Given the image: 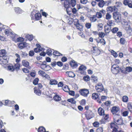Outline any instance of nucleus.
<instances>
[{
  "label": "nucleus",
  "instance_id": "obj_33",
  "mask_svg": "<svg viewBox=\"0 0 132 132\" xmlns=\"http://www.w3.org/2000/svg\"><path fill=\"white\" fill-rule=\"evenodd\" d=\"M52 50L50 48H48L47 50L46 53L49 56L51 55Z\"/></svg>",
  "mask_w": 132,
  "mask_h": 132
},
{
  "label": "nucleus",
  "instance_id": "obj_45",
  "mask_svg": "<svg viewBox=\"0 0 132 132\" xmlns=\"http://www.w3.org/2000/svg\"><path fill=\"white\" fill-rule=\"evenodd\" d=\"M85 26L87 29H89L91 27V24L89 23H86L85 24Z\"/></svg>",
  "mask_w": 132,
  "mask_h": 132
},
{
  "label": "nucleus",
  "instance_id": "obj_12",
  "mask_svg": "<svg viewBox=\"0 0 132 132\" xmlns=\"http://www.w3.org/2000/svg\"><path fill=\"white\" fill-rule=\"evenodd\" d=\"M66 74L69 77L73 78L75 76V74L72 72H66Z\"/></svg>",
  "mask_w": 132,
  "mask_h": 132
},
{
  "label": "nucleus",
  "instance_id": "obj_11",
  "mask_svg": "<svg viewBox=\"0 0 132 132\" xmlns=\"http://www.w3.org/2000/svg\"><path fill=\"white\" fill-rule=\"evenodd\" d=\"M121 21L120 14H117L116 12V22L120 23Z\"/></svg>",
  "mask_w": 132,
  "mask_h": 132
},
{
  "label": "nucleus",
  "instance_id": "obj_22",
  "mask_svg": "<svg viewBox=\"0 0 132 132\" xmlns=\"http://www.w3.org/2000/svg\"><path fill=\"white\" fill-rule=\"evenodd\" d=\"M57 81L55 79H51L50 81V84L51 85H55L57 84Z\"/></svg>",
  "mask_w": 132,
  "mask_h": 132
},
{
  "label": "nucleus",
  "instance_id": "obj_63",
  "mask_svg": "<svg viewBox=\"0 0 132 132\" xmlns=\"http://www.w3.org/2000/svg\"><path fill=\"white\" fill-rule=\"evenodd\" d=\"M103 128L102 127L98 128L96 130V132H103Z\"/></svg>",
  "mask_w": 132,
  "mask_h": 132
},
{
  "label": "nucleus",
  "instance_id": "obj_30",
  "mask_svg": "<svg viewBox=\"0 0 132 132\" xmlns=\"http://www.w3.org/2000/svg\"><path fill=\"white\" fill-rule=\"evenodd\" d=\"M44 49L42 48L41 49L40 48H36L34 49V51L35 52L37 53L38 52H40L41 51H44Z\"/></svg>",
  "mask_w": 132,
  "mask_h": 132
},
{
  "label": "nucleus",
  "instance_id": "obj_34",
  "mask_svg": "<svg viewBox=\"0 0 132 132\" xmlns=\"http://www.w3.org/2000/svg\"><path fill=\"white\" fill-rule=\"evenodd\" d=\"M120 71L122 72V71L121 68L118 65H116V72H117V73H118Z\"/></svg>",
  "mask_w": 132,
  "mask_h": 132
},
{
  "label": "nucleus",
  "instance_id": "obj_41",
  "mask_svg": "<svg viewBox=\"0 0 132 132\" xmlns=\"http://www.w3.org/2000/svg\"><path fill=\"white\" fill-rule=\"evenodd\" d=\"M67 101L73 104H75L76 103L75 100L72 98L68 99L67 100Z\"/></svg>",
  "mask_w": 132,
  "mask_h": 132
},
{
  "label": "nucleus",
  "instance_id": "obj_1",
  "mask_svg": "<svg viewBox=\"0 0 132 132\" xmlns=\"http://www.w3.org/2000/svg\"><path fill=\"white\" fill-rule=\"evenodd\" d=\"M3 31H4L5 35L8 36L10 35H12L13 33L11 30L8 27L5 25L3 26Z\"/></svg>",
  "mask_w": 132,
  "mask_h": 132
},
{
  "label": "nucleus",
  "instance_id": "obj_24",
  "mask_svg": "<svg viewBox=\"0 0 132 132\" xmlns=\"http://www.w3.org/2000/svg\"><path fill=\"white\" fill-rule=\"evenodd\" d=\"M90 20L92 22H95L97 20L96 16L93 15L90 17Z\"/></svg>",
  "mask_w": 132,
  "mask_h": 132
},
{
  "label": "nucleus",
  "instance_id": "obj_17",
  "mask_svg": "<svg viewBox=\"0 0 132 132\" xmlns=\"http://www.w3.org/2000/svg\"><path fill=\"white\" fill-rule=\"evenodd\" d=\"M99 114L100 115H103L104 114V111L102 108H99L98 110Z\"/></svg>",
  "mask_w": 132,
  "mask_h": 132
},
{
  "label": "nucleus",
  "instance_id": "obj_42",
  "mask_svg": "<svg viewBox=\"0 0 132 132\" xmlns=\"http://www.w3.org/2000/svg\"><path fill=\"white\" fill-rule=\"evenodd\" d=\"M105 33L102 32H99L98 34V36L99 37L102 38H103L105 36Z\"/></svg>",
  "mask_w": 132,
  "mask_h": 132
},
{
  "label": "nucleus",
  "instance_id": "obj_18",
  "mask_svg": "<svg viewBox=\"0 0 132 132\" xmlns=\"http://www.w3.org/2000/svg\"><path fill=\"white\" fill-rule=\"evenodd\" d=\"M70 7L72 6L74 7L76 4V1L75 0H71L70 1Z\"/></svg>",
  "mask_w": 132,
  "mask_h": 132
},
{
  "label": "nucleus",
  "instance_id": "obj_31",
  "mask_svg": "<svg viewBox=\"0 0 132 132\" xmlns=\"http://www.w3.org/2000/svg\"><path fill=\"white\" fill-rule=\"evenodd\" d=\"M86 69V67L83 65H81L79 68L80 71H84Z\"/></svg>",
  "mask_w": 132,
  "mask_h": 132
},
{
  "label": "nucleus",
  "instance_id": "obj_48",
  "mask_svg": "<svg viewBox=\"0 0 132 132\" xmlns=\"http://www.w3.org/2000/svg\"><path fill=\"white\" fill-rule=\"evenodd\" d=\"M53 53L54 55H56V56H60V54H61V55H62L61 54H60L58 51H54L53 52Z\"/></svg>",
  "mask_w": 132,
  "mask_h": 132
},
{
  "label": "nucleus",
  "instance_id": "obj_59",
  "mask_svg": "<svg viewBox=\"0 0 132 132\" xmlns=\"http://www.w3.org/2000/svg\"><path fill=\"white\" fill-rule=\"evenodd\" d=\"M78 34L79 35V36H80L82 38H85V36L84 34H83V33L82 32H78Z\"/></svg>",
  "mask_w": 132,
  "mask_h": 132
},
{
  "label": "nucleus",
  "instance_id": "obj_26",
  "mask_svg": "<svg viewBox=\"0 0 132 132\" xmlns=\"http://www.w3.org/2000/svg\"><path fill=\"white\" fill-rule=\"evenodd\" d=\"M62 88L63 91H68V90L70 91L68 87L65 85H63L62 87Z\"/></svg>",
  "mask_w": 132,
  "mask_h": 132
},
{
  "label": "nucleus",
  "instance_id": "obj_9",
  "mask_svg": "<svg viewBox=\"0 0 132 132\" xmlns=\"http://www.w3.org/2000/svg\"><path fill=\"white\" fill-rule=\"evenodd\" d=\"M38 73L42 76L45 77L47 78L49 77V76L46 74L43 71L40 70L38 72Z\"/></svg>",
  "mask_w": 132,
  "mask_h": 132
},
{
  "label": "nucleus",
  "instance_id": "obj_36",
  "mask_svg": "<svg viewBox=\"0 0 132 132\" xmlns=\"http://www.w3.org/2000/svg\"><path fill=\"white\" fill-rule=\"evenodd\" d=\"M96 17L99 18H101L102 17V14L101 12H97L96 13V15H95Z\"/></svg>",
  "mask_w": 132,
  "mask_h": 132
},
{
  "label": "nucleus",
  "instance_id": "obj_49",
  "mask_svg": "<svg viewBox=\"0 0 132 132\" xmlns=\"http://www.w3.org/2000/svg\"><path fill=\"white\" fill-rule=\"evenodd\" d=\"M120 42L121 44H125V40L124 38H121L120 39Z\"/></svg>",
  "mask_w": 132,
  "mask_h": 132
},
{
  "label": "nucleus",
  "instance_id": "obj_62",
  "mask_svg": "<svg viewBox=\"0 0 132 132\" xmlns=\"http://www.w3.org/2000/svg\"><path fill=\"white\" fill-rule=\"evenodd\" d=\"M87 2V0H80V3L83 4H86Z\"/></svg>",
  "mask_w": 132,
  "mask_h": 132
},
{
  "label": "nucleus",
  "instance_id": "obj_38",
  "mask_svg": "<svg viewBox=\"0 0 132 132\" xmlns=\"http://www.w3.org/2000/svg\"><path fill=\"white\" fill-rule=\"evenodd\" d=\"M108 26L110 27L111 26H113L114 25V22L113 21L111 20L109 21L107 23Z\"/></svg>",
  "mask_w": 132,
  "mask_h": 132
},
{
  "label": "nucleus",
  "instance_id": "obj_40",
  "mask_svg": "<svg viewBox=\"0 0 132 132\" xmlns=\"http://www.w3.org/2000/svg\"><path fill=\"white\" fill-rule=\"evenodd\" d=\"M108 11L112 12L113 11V10H115V6L114 7L110 6L108 7Z\"/></svg>",
  "mask_w": 132,
  "mask_h": 132
},
{
  "label": "nucleus",
  "instance_id": "obj_5",
  "mask_svg": "<svg viewBox=\"0 0 132 132\" xmlns=\"http://www.w3.org/2000/svg\"><path fill=\"white\" fill-rule=\"evenodd\" d=\"M85 115L87 119L88 120L90 119L93 116L92 112L89 111H88L86 112Z\"/></svg>",
  "mask_w": 132,
  "mask_h": 132
},
{
  "label": "nucleus",
  "instance_id": "obj_27",
  "mask_svg": "<svg viewBox=\"0 0 132 132\" xmlns=\"http://www.w3.org/2000/svg\"><path fill=\"white\" fill-rule=\"evenodd\" d=\"M127 108L129 111L131 112L132 111V103H129L128 104Z\"/></svg>",
  "mask_w": 132,
  "mask_h": 132
},
{
  "label": "nucleus",
  "instance_id": "obj_58",
  "mask_svg": "<svg viewBox=\"0 0 132 132\" xmlns=\"http://www.w3.org/2000/svg\"><path fill=\"white\" fill-rule=\"evenodd\" d=\"M130 2L129 0H125L123 2V3L125 5H128Z\"/></svg>",
  "mask_w": 132,
  "mask_h": 132
},
{
  "label": "nucleus",
  "instance_id": "obj_25",
  "mask_svg": "<svg viewBox=\"0 0 132 132\" xmlns=\"http://www.w3.org/2000/svg\"><path fill=\"white\" fill-rule=\"evenodd\" d=\"M38 132H48V131H46L45 129L42 127H40L38 129Z\"/></svg>",
  "mask_w": 132,
  "mask_h": 132
},
{
  "label": "nucleus",
  "instance_id": "obj_51",
  "mask_svg": "<svg viewBox=\"0 0 132 132\" xmlns=\"http://www.w3.org/2000/svg\"><path fill=\"white\" fill-rule=\"evenodd\" d=\"M103 26V25L102 23H99L98 25V27L100 30H101Z\"/></svg>",
  "mask_w": 132,
  "mask_h": 132
},
{
  "label": "nucleus",
  "instance_id": "obj_61",
  "mask_svg": "<svg viewBox=\"0 0 132 132\" xmlns=\"http://www.w3.org/2000/svg\"><path fill=\"white\" fill-rule=\"evenodd\" d=\"M20 66V64L18 63H17L15 64L14 67L15 69H19V68Z\"/></svg>",
  "mask_w": 132,
  "mask_h": 132
},
{
  "label": "nucleus",
  "instance_id": "obj_10",
  "mask_svg": "<svg viewBox=\"0 0 132 132\" xmlns=\"http://www.w3.org/2000/svg\"><path fill=\"white\" fill-rule=\"evenodd\" d=\"M96 40L97 42L98 43H100L102 45H105V42L103 39H100L98 38L97 39H96Z\"/></svg>",
  "mask_w": 132,
  "mask_h": 132
},
{
  "label": "nucleus",
  "instance_id": "obj_53",
  "mask_svg": "<svg viewBox=\"0 0 132 132\" xmlns=\"http://www.w3.org/2000/svg\"><path fill=\"white\" fill-rule=\"evenodd\" d=\"M39 79L38 78L35 79L33 81V83L35 85H36L38 83Z\"/></svg>",
  "mask_w": 132,
  "mask_h": 132
},
{
  "label": "nucleus",
  "instance_id": "obj_21",
  "mask_svg": "<svg viewBox=\"0 0 132 132\" xmlns=\"http://www.w3.org/2000/svg\"><path fill=\"white\" fill-rule=\"evenodd\" d=\"M105 2H104L103 0H101L98 3V5L100 7H102L105 4Z\"/></svg>",
  "mask_w": 132,
  "mask_h": 132
},
{
  "label": "nucleus",
  "instance_id": "obj_29",
  "mask_svg": "<svg viewBox=\"0 0 132 132\" xmlns=\"http://www.w3.org/2000/svg\"><path fill=\"white\" fill-rule=\"evenodd\" d=\"M14 10L16 13L17 14L21 13V9L19 7H15L14 9Z\"/></svg>",
  "mask_w": 132,
  "mask_h": 132
},
{
  "label": "nucleus",
  "instance_id": "obj_57",
  "mask_svg": "<svg viewBox=\"0 0 132 132\" xmlns=\"http://www.w3.org/2000/svg\"><path fill=\"white\" fill-rule=\"evenodd\" d=\"M109 51L111 53V54L113 55L114 57H116V52L112 50H110Z\"/></svg>",
  "mask_w": 132,
  "mask_h": 132
},
{
  "label": "nucleus",
  "instance_id": "obj_13",
  "mask_svg": "<svg viewBox=\"0 0 132 132\" xmlns=\"http://www.w3.org/2000/svg\"><path fill=\"white\" fill-rule=\"evenodd\" d=\"M25 37L30 41L32 40L34 38L33 36L32 35H30L28 34H26Z\"/></svg>",
  "mask_w": 132,
  "mask_h": 132
},
{
  "label": "nucleus",
  "instance_id": "obj_2",
  "mask_svg": "<svg viewBox=\"0 0 132 132\" xmlns=\"http://www.w3.org/2000/svg\"><path fill=\"white\" fill-rule=\"evenodd\" d=\"M34 11H32L31 13L30 16L32 20L34 19V15L35 16V20H39L41 17V15L40 13H38L35 14Z\"/></svg>",
  "mask_w": 132,
  "mask_h": 132
},
{
  "label": "nucleus",
  "instance_id": "obj_37",
  "mask_svg": "<svg viewBox=\"0 0 132 132\" xmlns=\"http://www.w3.org/2000/svg\"><path fill=\"white\" fill-rule=\"evenodd\" d=\"M111 71L113 73H115L116 72V65L115 64H114L112 66Z\"/></svg>",
  "mask_w": 132,
  "mask_h": 132
},
{
  "label": "nucleus",
  "instance_id": "obj_28",
  "mask_svg": "<svg viewBox=\"0 0 132 132\" xmlns=\"http://www.w3.org/2000/svg\"><path fill=\"white\" fill-rule=\"evenodd\" d=\"M89 91H80L81 94L84 96H86L89 93Z\"/></svg>",
  "mask_w": 132,
  "mask_h": 132
},
{
  "label": "nucleus",
  "instance_id": "obj_3",
  "mask_svg": "<svg viewBox=\"0 0 132 132\" xmlns=\"http://www.w3.org/2000/svg\"><path fill=\"white\" fill-rule=\"evenodd\" d=\"M76 22L74 23L75 25L76 26L77 29L80 31L83 30V26L80 23L78 22V20L77 19L76 20Z\"/></svg>",
  "mask_w": 132,
  "mask_h": 132
},
{
  "label": "nucleus",
  "instance_id": "obj_23",
  "mask_svg": "<svg viewBox=\"0 0 132 132\" xmlns=\"http://www.w3.org/2000/svg\"><path fill=\"white\" fill-rule=\"evenodd\" d=\"M92 80L93 82L96 83L97 82V77L92 75L91 77Z\"/></svg>",
  "mask_w": 132,
  "mask_h": 132
},
{
  "label": "nucleus",
  "instance_id": "obj_46",
  "mask_svg": "<svg viewBox=\"0 0 132 132\" xmlns=\"http://www.w3.org/2000/svg\"><path fill=\"white\" fill-rule=\"evenodd\" d=\"M111 111L112 113L113 114H116V106H114L113 107L111 110Z\"/></svg>",
  "mask_w": 132,
  "mask_h": 132
},
{
  "label": "nucleus",
  "instance_id": "obj_4",
  "mask_svg": "<svg viewBox=\"0 0 132 132\" xmlns=\"http://www.w3.org/2000/svg\"><path fill=\"white\" fill-rule=\"evenodd\" d=\"M6 51L4 50H1L0 52V57H4V59L2 60V61L3 62V61H7L6 59V58L5 56V55L6 54Z\"/></svg>",
  "mask_w": 132,
  "mask_h": 132
},
{
  "label": "nucleus",
  "instance_id": "obj_6",
  "mask_svg": "<svg viewBox=\"0 0 132 132\" xmlns=\"http://www.w3.org/2000/svg\"><path fill=\"white\" fill-rule=\"evenodd\" d=\"M93 55L95 56L97 55H99L100 53V51L96 47H94L93 48V50L92 52Z\"/></svg>",
  "mask_w": 132,
  "mask_h": 132
},
{
  "label": "nucleus",
  "instance_id": "obj_47",
  "mask_svg": "<svg viewBox=\"0 0 132 132\" xmlns=\"http://www.w3.org/2000/svg\"><path fill=\"white\" fill-rule=\"evenodd\" d=\"M126 70L128 72H131L132 71V68L130 67H127L126 68Z\"/></svg>",
  "mask_w": 132,
  "mask_h": 132
},
{
  "label": "nucleus",
  "instance_id": "obj_39",
  "mask_svg": "<svg viewBox=\"0 0 132 132\" xmlns=\"http://www.w3.org/2000/svg\"><path fill=\"white\" fill-rule=\"evenodd\" d=\"M122 101L125 102H127L128 101V97L126 96H124L123 97Z\"/></svg>",
  "mask_w": 132,
  "mask_h": 132
},
{
  "label": "nucleus",
  "instance_id": "obj_54",
  "mask_svg": "<svg viewBox=\"0 0 132 132\" xmlns=\"http://www.w3.org/2000/svg\"><path fill=\"white\" fill-rule=\"evenodd\" d=\"M110 127L111 128L116 129V125L114 123H111L110 124Z\"/></svg>",
  "mask_w": 132,
  "mask_h": 132
},
{
  "label": "nucleus",
  "instance_id": "obj_52",
  "mask_svg": "<svg viewBox=\"0 0 132 132\" xmlns=\"http://www.w3.org/2000/svg\"><path fill=\"white\" fill-rule=\"evenodd\" d=\"M111 16L109 13H107L106 15V19L108 20L111 18Z\"/></svg>",
  "mask_w": 132,
  "mask_h": 132
},
{
  "label": "nucleus",
  "instance_id": "obj_55",
  "mask_svg": "<svg viewBox=\"0 0 132 132\" xmlns=\"http://www.w3.org/2000/svg\"><path fill=\"white\" fill-rule=\"evenodd\" d=\"M99 123L97 122H94L93 123V126L94 127H98L99 126Z\"/></svg>",
  "mask_w": 132,
  "mask_h": 132
},
{
  "label": "nucleus",
  "instance_id": "obj_8",
  "mask_svg": "<svg viewBox=\"0 0 132 132\" xmlns=\"http://www.w3.org/2000/svg\"><path fill=\"white\" fill-rule=\"evenodd\" d=\"M64 7L67 8V11L70 8V1L68 0H66L64 1Z\"/></svg>",
  "mask_w": 132,
  "mask_h": 132
},
{
  "label": "nucleus",
  "instance_id": "obj_14",
  "mask_svg": "<svg viewBox=\"0 0 132 132\" xmlns=\"http://www.w3.org/2000/svg\"><path fill=\"white\" fill-rule=\"evenodd\" d=\"M14 101H8V100H5V105H7L9 106H12L13 105H10V104L11 103L13 104L14 103Z\"/></svg>",
  "mask_w": 132,
  "mask_h": 132
},
{
  "label": "nucleus",
  "instance_id": "obj_56",
  "mask_svg": "<svg viewBox=\"0 0 132 132\" xmlns=\"http://www.w3.org/2000/svg\"><path fill=\"white\" fill-rule=\"evenodd\" d=\"M129 112L127 111H124L122 113V115L123 116L126 117L128 116Z\"/></svg>",
  "mask_w": 132,
  "mask_h": 132
},
{
  "label": "nucleus",
  "instance_id": "obj_64",
  "mask_svg": "<svg viewBox=\"0 0 132 132\" xmlns=\"http://www.w3.org/2000/svg\"><path fill=\"white\" fill-rule=\"evenodd\" d=\"M63 85L62 82H60L58 84V87H61L62 88Z\"/></svg>",
  "mask_w": 132,
  "mask_h": 132
},
{
  "label": "nucleus",
  "instance_id": "obj_32",
  "mask_svg": "<svg viewBox=\"0 0 132 132\" xmlns=\"http://www.w3.org/2000/svg\"><path fill=\"white\" fill-rule=\"evenodd\" d=\"M99 97L98 94L96 93H94L92 94V97L94 99H96Z\"/></svg>",
  "mask_w": 132,
  "mask_h": 132
},
{
  "label": "nucleus",
  "instance_id": "obj_15",
  "mask_svg": "<svg viewBox=\"0 0 132 132\" xmlns=\"http://www.w3.org/2000/svg\"><path fill=\"white\" fill-rule=\"evenodd\" d=\"M105 31L106 33H109L110 31L111 27L110 26L107 25L104 26Z\"/></svg>",
  "mask_w": 132,
  "mask_h": 132
},
{
  "label": "nucleus",
  "instance_id": "obj_43",
  "mask_svg": "<svg viewBox=\"0 0 132 132\" xmlns=\"http://www.w3.org/2000/svg\"><path fill=\"white\" fill-rule=\"evenodd\" d=\"M83 79L85 81H89L90 79V78L88 76H84L83 78Z\"/></svg>",
  "mask_w": 132,
  "mask_h": 132
},
{
  "label": "nucleus",
  "instance_id": "obj_50",
  "mask_svg": "<svg viewBox=\"0 0 132 132\" xmlns=\"http://www.w3.org/2000/svg\"><path fill=\"white\" fill-rule=\"evenodd\" d=\"M16 35L15 34H14L13 33L12 35H10V36L12 38L13 40H15L16 38Z\"/></svg>",
  "mask_w": 132,
  "mask_h": 132
},
{
  "label": "nucleus",
  "instance_id": "obj_19",
  "mask_svg": "<svg viewBox=\"0 0 132 132\" xmlns=\"http://www.w3.org/2000/svg\"><path fill=\"white\" fill-rule=\"evenodd\" d=\"M22 64L23 66L25 67H27L29 65V63L27 61L25 60H23L22 62Z\"/></svg>",
  "mask_w": 132,
  "mask_h": 132
},
{
  "label": "nucleus",
  "instance_id": "obj_16",
  "mask_svg": "<svg viewBox=\"0 0 132 132\" xmlns=\"http://www.w3.org/2000/svg\"><path fill=\"white\" fill-rule=\"evenodd\" d=\"M18 46L19 47L20 49H22L25 47V43L24 42H21L18 44Z\"/></svg>",
  "mask_w": 132,
  "mask_h": 132
},
{
  "label": "nucleus",
  "instance_id": "obj_20",
  "mask_svg": "<svg viewBox=\"0 0 132 132\" xmlns=\"http://www.w3.org/2000/svg\"><path fill=\"white\" fill-rule=\"evenodd\" d=\"M53 99L55 101H58L61 100V98L59 95H55L53 97Z\"/></svg>",
  "mask_w": 132,
  "mask_h": 132
},
{
  "label": "nucleus",
  "instance_id": "obj_44",
  "mask_svg": "<svg viewBox=\"0 0 132 132\" xmlns=\"http://www.w3.org/2000/svg\"><path fill=\"white\" fill-rule=\"evenodd\" d=\"M7 68L9 70L11 71H13L15 69L14 67L12 65L8 66Z\"/></svg>",
  "mask_w": 132,
  "mask_h": 132
},
{
  "label": "nucleus",
  "instance_id": "obj_7",
  "mask_svg": "<svg viewBox=\"0 0 132 132\" xmlns=\"http://www.w3.org/2000/svg\"><path fill=\"white\" fill-rule=\"evenodd\" d=\"M95 88L96 90L102 91L103 89V86L101 84L99 83L95 86Z\"/></svg>",
  "mask_w": 132,
  "mask_h": 132
},
{
  "label": "nucleus",
  "instance_id": "obj_60",
  "mask_svg": "<svg viewBox=\"0 0 132 132\" xmlns=\"http://www.w3.org/2000/svg\"><path fill=\"white\" fill-rule=\"evenodd\" d=\"M117 36L119 37H120L122 36V33L120 31H118L117 33Z\"/></svg>",
  "mask_w": 132,
  "mask_h": 132
},
{
  "label": "nucleus",
  "instance_id": "obj_35",
  "mask_svg": "<svg viewBox=\"0 0 132 132\" xmlns=\"http://www.w3.org/2000/svg\"><path fill=\"white\" fill-rule=\"evenodd\" d=\"M117 124L118 125H121L123 124V121L121 118L118 120H117Z\"/></svg>",
  "mask_w": 132,
  "mask_h": 132
}]
</instances>
